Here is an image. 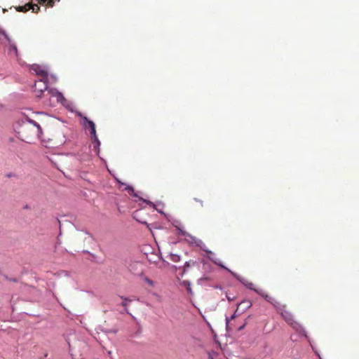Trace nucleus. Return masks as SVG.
Here are the masks:
<instances>
[{"label": "nucleus", "instance_id": "1", "mask_svg": "<svg viewBox=\"0 0 359 359\" xmlns=\"http://www.w3.org/2000/svg\"><path fill=\"white\" fill-rule=\"evenodd\" d=\"M41 128L40 126L33 120L27 118L19 128L18 134L22 141L32 143L36 138L41 137Z\"/></svg>", "mask_w": 359, "mask_h": 359}, {"label": "nucleus", "instance_id": "2", "mask_svg": "<svg viewBox=\"0 0 359 359\" xmlns=\"http://www.w3.org/2000/svg\"><path fill=\"white\" fill-rule=\"evenodd\" d=\"M81 117L82 118V120H83L82 124H83V127L86 130H88L90 132L91 140L94 144V147H99L100 144V142L98 140V137H97V135L96 133L95 123L93 121L89 120L86 116H83L81 115Z\"/></svg>", "mask_w": 359, "mask_h": 359}, {"label": "nucleus", "instance_id": "3", "mask_svg": "<svg viewBox=\"0 0 359 359\" xmlns=\"http://www.w3.org/2000/svg\"><path fill=\"white\" fill-rule=\"evenodd\" d=\"M46 79L36 81L34 85V92L36 97H41L46 90H48L47 82Z\"/></svg>", "mask_w": 359, "mask_h": 359}, {"label": "nucleus", "instance_id": "4", "mask_svg": "<svg viewBox=\"0 0 359 359\" xmlns=\"http://www.w3.org/2000/svg\"><path fill=\"white\" fill-rule=\"evenodd\" d=\"M31 69L37 75L41 76L42 79H47L48 72L45 69H43L41 66L38 65H33Z\"/></svg>", "mask_w": 359, "mask_h": 359}, {"label": "nucleus", "instance_id": "5", "mask_svg": "<svg viewBox=\"0 0 359 359\" xmlns=\"http://www.w3.org/2000/svg\"><path fill=\"white\" fill-rule=\"evenodd\" d=\"M252 306V303L249 300H243L241 303H239L237 306V308L243 313L245 311H246L248 309L250 308Z\"/></svg>", "mask_w": 359, "mask_h": 359}, {"label": "nucleus", "instance_id": "6", "mask_svg": "<svg viewBox=\"0 0 359 359\" xmlns=\"http://www.w3.org/2000/svg\"><path fill=\"white\" fill-rule=\"evenodd\" d=\"M241 313H243L240 310L237 308L235 311L234 313L231 316V318H226V327L227 329L231 328V326L233 325L231 321L236 318L237 316H240Z\"/></svg>", "mask_w": 359, "mask_h": 359}, {"label": "nucleus", "instance_id": "7", "mask_svg": "<svg viewBox=\"0 0 359 359\" xmlns=\"http://www.w3.org/2000/svg\"><path fill=\"white\" fill-rule=\"evenodd\" d=\"M280 311V313L285 320L288 323V325H292V316L290 313L284 310L283 309H281Z\"/></svg>", "mask_w": 359, "mask_h": 359}, {"label": "nucleus", "instance_id": "8", "mask_svg": "<svg viewBox=\"0 0 359 359\" xmlns=\"http://www.w3.org/2000/svg\"><path fill=\"white\" fill-rule=\"evenodd\" d=\"M292 329H293V332L294 331H296L297 332L299 333V334L302 335V336H304L306 337V331L304 330V328L302 327V326L300 325H299L297 323H294L293 321V327H292Z\"/></svg>", "mask_w": 359, "mask_h": 359}, {"label": "nucleus", "instance_id": "9", "mask_svg": "<svg viewBox=\"0 0 359 359\" xmlns=\"http://www.w3.org/2000/svg\"><path fill=\"white\" fill-rule=\"evenodd\" d=\"M240 281L243 284L245 285L248 289L250 290H254L256 292V290H257V288H255V284L252 283V282L248 280L247 279H245V278H242V279H240Z\"/></svg>", "mask_w": 359, "mask_h": 359}, {"label": "nucleus", "instance_id": "10", "mask_svg": "<svg viewBox=\"0 0 359 359\" xmlns=\"http://www.w3.org/2000/svg\"><path fill=\"white\" fill-rule=\"evenodd\" d=\"M256 292L258 294L263 297L267 302H272L273 298L270 295L266 294L263 290H262V289L256 290Z\"/></svg>", "mask_w": 359, "mask_h": 359}, {"label": "nucleus", "instance_id": "11", "mask_svg": "<svg viewBox=\"0 0 359 359\" xmlns=\"http://www.w3.org/2000/svg\"><path fill=\"white\" fill-rule=\"evenodd\" d=\"M31 7L32 6H29V3H27L24 6L17 7L16 10L19 12H26L31 10Z\"/></svg>", "mask_w": 359, "mask_h": 359}, {"label": "nucleus", "instance_id": "12", "mask_svg": "<svg viewBox=\"0 0 359 359\" xmlns=\"http://www.w3.org/2000/svg\"><path fill=\"white\" fill-rule=\"evenodd\" d=\"M196 264V262H194V261L186 262L183 266V273H186L187 269L189 267H190L191 266H194Z\"/></svg>", "mask_w": 359, "mask_h": 359}, {"label": "nucleus", "instance_id": "13", "mask_svg": "<svg viewBox=\"0 0 359 359\" xmlns=\"http://www.w3.org/2000/svg\"><path fill=\"white\" fill-rule=\"evenodd\" d=\"M169 257L170 259L173 262H178L180 260V257L176 254L171 253Z\"/></svg>", "mask_w": 359, "mask_h": 359}, {"label": "nucleus", "instance_id": "14", "mask_svg": "<svg viewBox=\"0 0 359 359\" xmlns=\"http://www.w3.org/2000/svg\"><path fill=\"white\" fill-rule=\"evenodd\" d=\"M29 6H32L31 9L32 10V12L34 13H38L40 10V7L38 4H34L32 3H29Z\"/></svg>", "mask_w": 359, "mask_h": 359}, {"label": "nucleus", "instance_id": "15", "mask_svg": "<svg viewBox=\"0 0 359 359\" xmlns=\"http://www.w3.org/2000/svg\"><path fill=\"white\" fill-rule=\"evenodd\" d=\"M143 280L150 287H153L154 286V282L152 280L149 279V278L145 276V277L143 278Z\"/></svg>", "mask_w": 359, "mask_h": 359}, {"label": "nucleus", "instance_id": "16", "mask_svg": "<svg viewBox=\"0 0 359 359\" xmlns=\"http://www.w3.org/2000/svg\"><path fill=\"white\" fill-rule=\"evenodd\" d=\"M121 299H123V302L121 303V305L123 306V307H127L128 306V302H130V300H129L127 298H124L123 297H121Z\"/></svg>", "mask_w": 359, "mask_h": 359}, {"label": "nucleus", "instance_id": "17", "mask_svg": "<svg viewBox=\"0 0 359 359\" xmlns=\"http://www.w3.org/2000/svg\"><path fill=\"white\" fill-rule=\"evenodd\" d=\"M226 297L229 302L233 301L236 299V297L234 296H231V294H229L228 293L226 294Z\"/></svg>", "mask_w": 359, "mask_h": 359}, {"label": "nucleus", "instance_id": "18", "mask_svg": "<svg viewBox=\"0 0 359 359\" xmlns=\"http://www.w3.org/2000/svg\"><path fill=\"white\" fill-rule=\"evenodd\" d=\"M126 190L128 191L129 194H133V192H134V189H133V188L132 187H127L126 188Z\"/></svg>", "mask_w": 359, "mask_h": 359}, {"label": "nucleus", "instance_id": "19", "mask_svg": "<svg viewBox=\"0 0 359 359\" xmlns=\"http://www.w3.org/2000/svg\"><path fill=\"white\" fill-rule=\"evenodd\" d=\"M194 200L196 202L199 203H200V205H201V207H203V201H201V200H200V199H198V198H195Z\"/></svg>", "mask_w": 359, "mask_h": 359}, {"label": "nucleus", "instance_id": "20", "mask_svg": "<svg viewBox=\"0 0 359 359\" xmlns=\"http://www.w3.org/2000/svg\"><path fill=\"white\" fill-rule=\"evenodd\" d=\"M245 325H246V323H245L244 324H243L241 326L238 327L237 328V330H238V331H241V330H242L245 327Z\"/></svg>", "mask_w": 359, "mask_h": 359}, {"label": "nucleus", "instance_id": "21", "mask_svg": "<svg viewBox=\"0 0 359 359\" xmlns=\"http://www.w3.org/2000/svg\"><path fill=\"white\" fill-rule=\"evenodd\" d=\"M11 50H14L15 53H17V48L15 45H11Z\"/></svg>", "mask_w": 359, "mask_h": 359}, {"label": "nucleus", "instance_id": "22", "mask_svg": "<svg viewBox=\"0 0 359 359\" xmlns=\"http://www.w3.org/2000/svg\"><path fill=\"white\" fill-rule=\"evenodd\" d=\"M55 95H56V97H57V98H59V97H62L61 93H58V92H56V93H55Z\"/></svg>", "mask_w": 359, "mask_h": 359}, {"label": "nucleus", "instance_id": "23", "mask_svg": "<svg viewBox=\"0 0 359 359\" xmlns=\"http://www.w3.org/2000/svg\"><path fill=\"white\" fill-rule=\"evenodd\" d=\"M178 229L181 231V233H182V234L183 236H185V235H186V232H185V231H182L180 228H178Z\"/></svg>", "mask_w": 359, "mask_h": 359}, {"label": "nucleus", "instance_id": "24", "mask_svg": "<svg viewBox=\"0 0 359 359\" xmlns=\"http://www.w3.org/2000/svg\"><path fill=\"white\" fill-rule=\"evenodd\" d=\"M217 264H218L219 266H221L222 267H224L221 264H218L216 262Z\"/></svg>", "mask_w": 359, "mask_h": 359}]
</instances>
